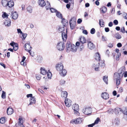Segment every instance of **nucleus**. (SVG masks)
I'll list each match as a JSON object with an SVG mask.
<instances>
[{"label": "nucleus", "mask_w": 127, "mask_h": 127, "mask_svg": "<svg viewBox=\"0 0 127 127\" xmlns=\"http://www.w3.org/2000/svg\"><path fill=\"white\" fill-rule=\"evenodd\" d=\"M116 85L117 86H118L119 85L120 83V80L121 79H116Z\"/></svg>", "instance_id": "obj_44"}, {"label": "nucleus", "mask_w": 127, "mask_h": 127, "mask_svg": "<svg viewBox=\"0 0 127 127\" xmlns=\"http://www.w3.org/2000/svg\"><path fill=\"white\" fill-rule=\"evenodd\" d=\"M100 120V119L99 118H97L94 123L95 124V125L96 124H97L98 123Z\"/></svg>", "instance_id": "obj_51"}, {"label": "nucleus", "mask_w": 127, "mask_h": 127, "mask_svg": "<svg viewBox=\"0 0 127 127\" xmlns=\"http://www.w3.org/2000/svg\"><path fill=\"white\" fill-rule=\"evenodd\" d=\"M108 47H109V48H112V47H113V45L111 43H109L108 44Z\"/></svg>", "instance_id": "obj_61"}, {"label": "nucleus", "mask_w": 127, "mask_h": 127, "mask_svg": "<svg viewBox=\"0 0 127 127\" xmlns=\"http://www.w3.org/2000/svg\"><path fill=\"white\" fill-rule=\"evenodd\" d=\"M27 11L30 13H31L32 11V7L30 6H28L27 8Z\"/></svg>", "instance_id": "obj_39"}, {"label": "nucleus", "mask_w": 127, "mask_h": 127, "mask_svg": "<svg viewBox=\"0 0 127 127\" xmlns=\"http://www.w3.org/2000/svg\"><path fill=\"white\" fill-rule=\"evenodd\" d=\"M2 93L1 95L2 98L3 99H5L6 97L5 93L3 91H2Z\"/></svg>", "instance_id": "obj_42"}, {"label": "nucleus", "mask_w": 127, "mask_h": 127, "mask_svg": "<svg viewBox=\"0 0 127 127\" xmlns=\"http://www.w3.org/2000/svg\"><path fill=\"white\" fill-rule=\"evenodd\" d=\"M57 28H58V30L59 32H64L63 31L65 32V31H64V27H60L59 26H58Z\"/></svg>", "instance_id": "obj_33"}, {"label": "nucleus", "mask_w": 127, "mask_h": 127, "mask_svg": "<svg viewBox=\"0 0 127 127\" xmlns=\"http://www.w3.org/2000/svg\"><path fill=\"white\" fill-rule=\"evenodd\" d=\"M113 23L115 25H117L118 24V21L117 20H115L113 21Z\"/></svg>", "instance_id": "obj_59"}, {"label": "nucleus", "mask_w": 127, "mask_h": 127, "mask_svg": "<svg viewBox=\"0 0 127 127\" xmlns=\"http://www.w3.org/2000/svg\"><path fill=\"white\" fill-rule=\"evenodd\" d=\"M95 59L96 60L98 61H100V56L98 53H97L95 54Z\"/></svg>", "instance_id": "obj_25"}, {"label": "nucleus", "mask_w": 127, "mask_h": 127, "mask_svg": "<svg viewBox=\"0 0 127 127\" xmlns=\"http://www.w3.org/2000/svg\"><path fill=\"white\" fill-rule=\"evenodd\" d=\"M114 37L117 39H120L122 38L121 36L118 33H116Z\"/></svg>", "instance_id": "obj_31"}, {"label": "nucleus", "mask_w": 127, "mask_h": 127, "mask_svg": "<svg viewBox=\"0 0 127 127\" xmlns=\"http://www.w3.org/2000/svg\"><path fill=\"white\" fill-rule=\"evenodd\" d=\"M30 44V42H29L26 44L24 46L25 50L27 52L28 51L29 52L30 51H31L32 47Z\"/></svg>", "instance_id": "obj_10"}, {"label": "nucleus", "mask_w": 127, "mask_h": 127, "mask_svg": "<svg viewBox=\"0 0 127 127\" xmlns=\"http://www.w3.org/2000/svg\"><path fill=\"white\" fill-rule=\"evenodd\" d=\"M56 66V69L58 71H61L63 69L64 66L63 64L61 63L57 64Z\"/></svg>", "instance_id": "obj_11"}, {"label": "nucleus", "mask_w": 127, "mask_h": 127, "mask_svg": "<svg viewBox=\"0 0 127 127\" xmlns=\"http://www.w3.org/2000/svg\"><path fill=\"white\" fill-rule=\"evenodd\" d=\"M72 108L74 110V114L76 115H79V113L78 112L79 110L78 105L76 104H74L72 106Z\"/></svg>", "instance_id": "obj_5"}, {"label": "nucleus", "mask_w": 127, "mask_h": 127, "mask_svg": "<svg viewBox=\"0 0 127 127\" xmlns=\"http://www.w3.org/2000/svg\"><path fill=\"white\" fill-rule=\"evenodd\" d=\"M18 16L16 11L12 12L11 13V17L14 19H17Z\"/></svg>", "instance_id": "obj_12"}, {"label": "nucleus", "mask_w": 127, "mask_h": 127, "mask_svg": "<svg viewBox=\"0 0 127 127\" xmlns=\"http://www.w3.org/2000/svg\"><path fill=\"white\" fill-rule=\"evenodd\" d=\"M123 91V89L122 87H121L118 91V92L120 93H121Z\"/></svg>", "instance_id": "obj_58"}, {"label": "nucleus", "mask_w": 127, "mask_h": 127, "mask_svg": "<svg viewBox=\"0 0 127 127\" xmlns=\"http://www.w3.org/2000/svg\"><path fill=\"white\" fill-rule=\"evenodd\" d=\"M47 4H46V9L47 10H48L49 9V8L50 9V10L51 12H56V13L58 11L54 9L53 8H51V5L50 3L49 2L47 1Z\"/></svg>", "instance_id": "obj_6"}, {"label": "nucleus", "mask_w": 127, "mask_h": 127, "mask_svg": "<svg viewBox=\"0 0 127 127\" xmlns=\"http://www.w3.org/2000/svg\"><path fill=\"white\" fill-rule=\"evenodd\" d=\"M13 113V110L12 108L8 107L7 109V113L8 115H11Z\"/></svg>", "instance_id": "obj_22"}, {"label": "nucleus", "mask_w": 127, "mask_h": 127, "mask_svg": "<svg viewBox=\"0 0 127 127\" xmlns=\"http://www.w3.org/2000/svg\"><path fill=\"white\" fill-rule=\"evenodd\" d=\"M113 122L115 125H118L120 124V121L118 118H117L114 120Z\"/></svg>", "instance_id": "obj_35"}, {"label": "nucleus", "mask_w": 127, "mask_h": 127, "mask_svg": "<svg viewBox=\"0 0 127 127\" xmlns=\"http://www.w3.org/2000/svg\"><path fill=\"white\" fill-rule=\"evenodd\" d=\"M67 107H69L71 105L72 101L68 99H66L64 101Z\"/></svg>", "instance_id": "obj_14"}, {"label": "nucleus", "mask_w": 127, "mask_h": 127, "mask_svg": "<svg viewBox=\"0 0 127 127\" xmlns=\"http://www.w3.org/2000/svg\"><path fill=\"white\" fill-rule=\"evenodd\" d=\"M124 72L122 71L120 72V70H119L118 72H116L114 75V77L115 79H121L123 77Z\"/></svg>", "instance_id": "obj_1"}, {"label": "nucleus", "mask_w": 127, "mask_h": 127, "mask_svg": "<svg viewBox=\"0 0 127 127\" xmlns=\"http://www.w3.org/2000/svg\"><path fill=\"white\" fill-rule=\"evenodd\" d=\"M8 15H7L6 13L4 12L2 15V16L3 18H5L6 17H7V18H8Z\"/></svg>", "instance_id": "obj_46"}, {"label": "nucleus", "mask_w": 127, "mask_h": 127, "mask_svg": "<svg viewBox=\"0 0 127 127\" xmlns=\"http://www.w3.org/2000/svg\"><path fill=\"white\" fill-rule=\"evenodd\" d=\"M59 73L61 76L64 77L66 75L67 71L65 69H63L61 71H60Z\"/></svg>", "instance_id": "obj_23"}, {"label": "nucleus", "mask_w": 127, "mask_h": 127, "mask_svg": "<svg viewBox=\"0 0 127 127\" xmlns=\"http://www.w3.org/2000/svg\"><path fill=\"white\" fill-rule=\"evenodd\" d=\"M104 22L103 20L101 19L99 20V24L100 26L101 27H103L104 26Z\"/></svg>", "instance_id": "obj_34"}, {"label": "nucleus", "mask_w": 127, "mask_h": 127, "mask_svg": "<svg viewBox=\"0 0 127 127\" xmlns=\"http://www.w3.org/2000/svg\"><path fill=\"white\" fill-rule=\"evenodd\" d=\"M100 63L101 64V65H100L101 66V67H102L104 68V67L105 66V64L104 61H101L100 62Z\"/></svg>", "instance_id": "obj_52"}, {"label": "nucleus", "mask_w": 127, "mask_h": 127, "mask_svg": "<svg viewBox=\"0 0 127 127\" xmlns=\"http://www.w3.org/2000/svg\"><path fill=\"white\" fill-rule=\"evenodd\" d=\"M92 109L90 107H86L83 109V112L86 115H91Z\"/></svg>", "instance_id": "obj_3"}, {"label": "nucleus", "mask_w": 127, "mask_h": 127, "mask_svg": "<svg viewBox=\"0 0 127 127\" xmlns=\"http://www.w3.org/2000/svg\"><path fill=\"white\" fill-rule=\"evenodd\" d=\"M103 80L104 82H105L107 84H108V79L107 76H104L103 77Z\"/></svg>", "instance_id": "obj_38"}, {"label": "nucleus", "mask_w": 127, "mask_h": 127, "mask_svg": "<svg viewBox=\"0 0 127 127\" xmlns=\"http://www.w3.org/2000/svg\"><path fill=\"white\" fill-rule=\"evenodd\" d=\"M56 16L59 18L62 19L63 17L62 14L59 12L57 11L56 13Z\"/></svg>", "instance_id": "obj_37"}, {"label": "nucleus", "mask_w": 127, "mask_h": 127, "mask_svg": "<svg viewBox=\"0 0 127 127\" xmlns=\"http://www.w3.org/2000/svg\"><path fill=\"white\" fill-rule=\"evenodd\" d=\"M11 20L8 19H7V20H6L4 22V24L7 27L11 25Z\"/></svg>", "instance_id": "obj_20"}, {"label": "nucleus", "mask_w": 127, "mask_h": 127, "mask_svg": "<svg viewBox=\"0 0 127 127\" xmlns=\"http://www.w3.org/2000/svg\"><path fill=\"white\" fill-rule=\"evenodd\" d=\"M29 53L30 54V55L32 57H33L34 55V52L32 51H30L29 52L28 51Z\"/></svg>", "instance_id": "obj_56"}, {"label": "nucleus", "mask_w": 127, "mask_h": 127, "mask_svg": "<svg viewBox=\"0 0 127 127\" xmlns=\"http://www.w3.org/2000/svg\"><path fill=\"white\" fill-rule=\"evenodd\" d=\"M17 31L18 32V33H20V34H21L23 32L21 31V29H17Z\"/></svg>", "instance_id": "obj_62"}, {"label": "nucleus", "mask_w": 127, "mask_h": 127, "mask_svg": "<svg viewBox=\"0 0 127 127\" xmlns=\"http://www.w3.org/2000/svg\"><path fill=\"white\" fill-rule=\"evenodd\" d=\"M7 6H8L9 8H11L14 5V3L12 0H11L9 2H8Z\"/></svg>", "instance_id": "obj_29"}, {"label": "nucleus", "mask_w": 127, "mask_h": 127, "mask_svg": "<svg viewBox=\"0 0 127 127\" xmlns=\"http://www.w3.org/2000/svg\"><path fill=\"white\" fill-rule=\"evenodd\" d=\"M71 46H72V44L71 43L70 41H67L66 46V49L67 52L69 53L71 51L72 48Z\"/></svg>", "instance_id": "obj_7"}, {"label": "nucleus", "mask_w": 127, "mask_h": 127, "mask_svg": "<svg viewBox=\"0 0 127 127\" xmlns=\"http://www.w3.org/2000/svg\"><path fill=\"white\" fill-rule=\"evenodd\" d=\"M67 31L66 30L65 31V32H63L62 33V37L63 40L65 41L66 40L67 35Z\"/></svg>", "instance_id": "obj_13"}, {"label": "nucleus", "mask_w": 127, "mask_h": 127, "mask_svg": "<svg viewBox=\"0 0 127 127\" xmlns=\"http://www.w3.org/2000/svg\"><path fill=\"white\" fill-rule=\"evenodd\" d=\"M41 70L40 73L41 74L45 75L47 74V72L45 69L44 68L41 67L40 69Z\"/></svg>", "instance_id": "obj_26"}, {"label": "nucleus", "mask_w": 127, "mask_h": 127, "mask_svg": "<svg viewBox=\"0 0 127 127\" xmlns=\"http://www.w3.org/2000/svg\"><path fill=\"white\" fill-rule=\"evenodd\" d=\"M113 112L114 113V110L111 108L108 111V113L109 114H113Z\"/></svg>", "instance_id": "obj_41"}, {"label": "nucleus", "mask_w": 127, "mask_h": 127, "mask_svg": "<svg viewBox=\"0 0 127 127\" xmlns=\"http://www.w3.org/2000/svg\"><path fill=\"white\" fill-rule=\"evenodd\" d=\"M19 123L20 124V125H22L23 124V120L21 118H19Z\"/></svg>", "instance_id": "obj_45"}, {"label": "nucleus", "mask_w": 127, "mask_h": 127, "mask_svg": "<svg viewBox=\"0 0 127 127\" xmlns=\"http://www.w3.org/2000/svg\"><path fill=\"white\" fill-rule=\"evenodd\" d=\"M117 46L118 47H120L122 46V44L120 43H118L117 44Z\"/></svg>", "instance_id": "obj_63"}, {"label": "nucleus", "mask_w": 127, "mask_h": 127, "mask_svg": "<svg viewBox=\"0 0 127 127\" xmlns=\"http://www.w3.org/2000/svg\"><path fill=\"white\" fill-rule=\"evenodd\" d=\"M121 32H122L123 33H124L125 32V30L124 27H123L121 28Z\"/></svg>", "instance_id": "obj_55"}, {"label": "nucleus", "mask_w": 127, "mask_h": 127, "mask_svg": "<svg viewBox=\"0 0 127 127\" xmlns=\"http://www.w3.org/2000/svg\"><path fill=\"white\" fill-rule=\"evenodd\" d=\"M79 40L81 43L82 44H84L86 42V39L85 37L83 36H82L80 37L79 39Z\"/></svg>", "instance_id": "obj_21"}, {"label": "nucleus", "mask_w": 127, "mask_h": 127, "mask_svg": "<svg viewBox=\"0 0 127 127\" xmlns=\"http://www.w3.org/2000/svg\"><path fill=\"white\" fill-rule=\"evenodd\" d=\"M123 50H127V44H126L123 47Z\"/></svg>", "instance_id": "obj_57"}, {"label": "nucleus", "mask_w": 127, "mask_h": 127, "mask_svg": "<svg viewBox=\"0 0 127 127\" xmlns=\"http://www.w3.org/2000/svg\"><path fill=\"white\" fill-rule=\"evenodd\" d=\"M65 47L64 43L63 42H59L57 43L56 48L59 50L62 51L64 49Z\"/></svg>", "instance_id": "obj_2"}, {"label": "nucleus", "mask_w": 127, "mask_h": 127, "mask_svg": "<svg viewBox=\"0 0 127 127\" xmlns=\"http://www.w3.org/2000/svg\"><path fill=\"white\" fill-rule=\"evenodd\" d=\"M100 10L103 13H104L106 12L107 9L106 7L103 6L101 8Z\"/></svg>", "instance_id": "obj_32"}, {"label": "nucleus", "mask_w": 127, "mask_h": 127, "mask_svg": "<svg viewBox=\"0 0 127 127\" xmlns=\"http://www.w3.org/2000/svg\"><path fill=\"white\" fill-rule=\"evenodd\" d=\"M101 97L105 99H107L109 98V95L106 92H104L102 93Z\"/></svg>", "instance_id": "obj_15"}, {"label": "nucleus", "mask_w": 127, "mask_h": 127, "mask_svg": "<svg viewBox=\"0 0 127 127\" xmlns=\"http://www.w3.org/2000/svg\"><path fill=\"white\" fill-rule=\"evenodd\" d=\"M62 22L64 26H65L68 24L67 21L64 18H62Z\"/></svg>", "instance_id": "obj_27"}, {"label": "nucleus", "mask_w": 127, "mask_h": 127, "mask_svg": "<svg viewBox=\"0 0 127 127\" xmlns=\"http://www.w3.org/2000/svg\"><path fill=\"white\" fill-rule=\"evenodd\" d=\"M82 32L83 33L87 35L88 34V32L86 30H84Z\"/></svg>", "instance_id": "obj_64"}, {"label": "nucleus", "mask_w": 127, "mask_h": 127, "mask_svg": "<svg viewBox=\"0 0 127 127\" xmlns=\"http://www.w3.org/2000/svg\"><path fill=\"white\" fill-rule=\"evenodd\" d=\"M122 113H123L125 115H127V107L125 108V109L124 110V111H123L122 110Z\"/></svg>", "instance_id": "obj_48"}, {"label": "nucleus", "mask_w": 127, "mask_h": 127, "mask_svg": "<svg viewBox=\"0 0 127 127\" xmlns=\"http://www.w3.org/2000/svg\"><path fill=\"white\" fill-rule=\"evenodd\" d=\"M6 118L5 117H1L0 119V123L2 124H3L6 121Z\"/></svg>", "instance_id": "obj_36"}, {"label": "nucleus", "mask_w": 127, "mask_h": 127, "mask_svg": "<svg viewBox=\"0 0 127 127\" xmlns=\"http://www.w3.org/2000/svg\"><path fill=\"white\" fill-rule=\"evenodd\" d=\"M65 82V81L64 80H61L60 81V83L61 85L64 84Z\"/></svg>", "instance_id": "obj_54"}, {"label": "nucleus", "mask_w": 127, "mask_h": 127, "mask_svg": "<svg viewBox=\"0 0 127 127\" xmlns=\"http://www.w3.org/2000/svg\"><path fill=\"white\" fill-rule=\"evenodd\" d=\"M88 48L91 50L94 49L95 47V45L90 41L88 42Z\"/></svg>", "instance_id": "obj_16"}, {"label": "nucleus", "mask_w": 127, "mask_h": 127, "mask_svg": "<svg viewBox=\"0 0 127 127\" xmlns=\"http://www.w3.org/2000/svg\"><path fill=\"white\" fill-rule=\"evenodd\" d=\"M20 63L21 65L24 66L26 65V63L24 62L21 61Z\"/></svg>", "instance_id": "obj_60"}, {"label": "nucleus", "mask_w": 127, "mask_h": 127, "mask_svg": "<svg viewBox=\"0 0 127 127\" xmlns=\"http://www.w3.org/2000/svg\"><path fill=\"white\" fill-rule=\"evenodd\" d=\"M95 32V30L94 28H92L90 32L92 34H94Z\"/></svg>", "instance_id": "obj_49"}, {"label": "nucleus", "mask_w": 127, "mask_h": 127, "mask_svg": "<svg viewBox=\"0 0 127 127\" xmlns=\"http://www.w3.org/2000/svg\"><path fill=\"white\" fill-rule=\"evenodd\" d=\"M119 49H116V52L118 53V58H119V57L121 56V53H119Z\"/></svg>", "instance_id": "obj_47"}, {"label": "nucleus", "mask_w": 127, "mask_h": 127, "mask_svg": "<svg viewBox=\"0 0 127 127\" xmlns=\"http://www.w3.org/2000/svg\"><path fill=\"white\" fill-rule=\"evenodd\" d=\"M22 35V38L23 40H24L25 39L26 37H27V34L26 33H22L21 34Z\"/></svg>", "instance_id": "obj_43"}, {"label": "nucleus", "mask_w": 127, "mask_h": 127, "mask_svg": "<svg viewBox=\"0 0 127 127\" xmlns=\"http://www.w3.org/2000/svg\"><path fill=\"white\" fill-rule=\"evenodd\" d=\"M47 76L49 78L51 79L52 76V74L51 72H50L48 70V71L47 72Z\"/></svg>", "instance_id": "obj_40"}, {"label": "nucleus", "mask_w": 127, "mask_h": 127, "mask_svg": "<svg viewBox=\"0 0 127 127\" xmlns=\"http://www.w3.org/2000/svg\"><path fill=\"white\" fill-rule=\"evenodd\" d=\"M13 49L15 51H16L18 49V46L17 44L13 46Z\"/></svg>", "instance_id": "obj_50"}, {"label": "nucleus", "mask_w": 127, "mask_h": 127, "mask_svg": "<svg viewBox=\"0 0 127 127\" xmlns=\"http://www.w3.org/2000/svg\"><path fill=\"white\" fill-rule=\"evenodd\" d=\"M38 2L39 5L41 7H43L46 5L44 0H39Z\"/></svg>", "instance_id": "obj_18"}, {"label": "nucleus", "mask_w": 127, "mask_h": 127, "mask_svg": "<svg viewBox=\"0 0 127 127\" xmlns=\"http://www.w3.org/2000/svg\"><path fill=\"white\" fill-rule=\"evenodd\" d=\"M69 24L71 29H73L75 27L76 24V20L75 18H71L70 20Z\"/></svg>", "instance_id": "obj_4"}, {"label": "nucleus", "mask_w": 127, "mask_h": 127, "mask_svg": "<svg viewBox=\"0 0 127 127\" xmlns=\"http://www.w3.org/2000/svg\"><path fill=\"white\" fill-rule=\"evenodd\" d=\"M8 1L7 0H2L1 1V4L4 7L7 6Z\"/></svg>", "instance_id": "obj_28"}, {"label": "nucleus", "mask_w": 127, "mask_h": 127, "mask_svg": "<svg viewBox=\"0 0 127 127\" xmlns=\"http://www.w3.org/2000/svg\"><path fill=\"white\" fill-rule=\"evenodd\" d=\"M114 113L117 114L122 113V110L120 108L116 107L114 109Z\"/></svg>", "instance_id": "obj_17"}, {"label": "nucleus", "mask_w": 127, "mask_h": 127, "mask_svg": "<svg viewBox=\"0 0 127 127\" xmlns=\"http://www.w3.org/2000/svg\"><path fill=\"white\" fill-rule=\"evenodd\" d=\"M71 52H76L77 49V47L74 44H72V46H71Z\"/></svg>", "instance_id": "obj_24"}, {"label": "nucleus", "mask_w": 127, "mask_h": 127, "mask_svg": "<svg viewBox=\"0 0 127 127\" xmlns=\"http://www.w3.org/2000/svg\"><path fill=\"white\" fill-rule=\"evenodd\" d=\"M36 100L35 97H32V98H30V103L28 105H32L35 104V103Z\"/></svg>", "instance_id": "obj_19"}, {"label": "nucleus", "mask_w": 127, "mask_h": 127, "mask_svg": "<svg viewBox=\"0 0 127 127\" xmlns=\"http://www.w3.org/2000/svg\"><path fill=\"white\" fill-rule=\"evenodd\" d=\"M100 64L99 63H95L94 64L92 65V67L95 70L97 71H99V66Z\"/></svg>", "instance_id": "obj_8"}, {"label": "nucleus", "mask_w": 127, "mask_h": 127, "mask_svg": "<svg viewBox=\"0 0 127 127\" xmlns=\"http://www.w3.org/2000/svg\"><path fill=\"white\" fill-rule=\"evenodd\" d=\"M80 51H81L82 49H84V45H83V44L81 43V44H80Z\"/></svg>", "instance_id": "obj_53"}, {"label": "nucleus", "mask_w": 127, "mask_h": 127, "mask_svg": "<svg viewBox=\"0 0 127 127\" xmlns=\"http://www.w3.org/2000/svg\"><path fill=\"white\" fill-rule=\"evenodd\" d=\"M61 95L62 97L64 98H66L67 96V93L66 91L62 92Z\"/></svg>", "instance_id": "obj_30"}, {"label": "nucleus", "mask_w": 127, "mask_h": 127, "mask_svg": "<svg viewBox=\"0 0 127 127\" xmlns=\"http://www.w3.org/2000/svg\"><path fill=\"white\" fill-rule=\"evenodd\" d=\"M82 122V118H77L76 120H73L70 122V123L72 124H79L81 123Z\"/></svg>", "instance_id": "obj_9"}]
</instances>
